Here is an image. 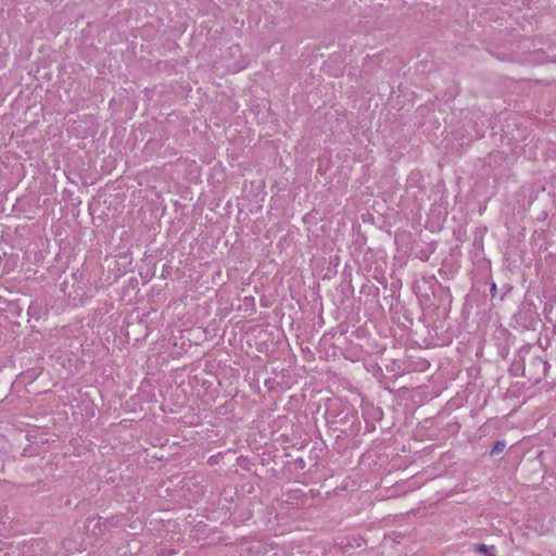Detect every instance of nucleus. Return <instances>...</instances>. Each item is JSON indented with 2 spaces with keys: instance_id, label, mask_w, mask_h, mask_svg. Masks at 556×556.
<instances>
[{
  "instance_id": "nucleus-1",
  "label": "nucleus",
  "mask_w": 556,
  "mask_h": 556,
  "mask_svg": "<svg viewBox=\"0 0 556 556\" xmlns=\"http://www.w3.org/2000/svg\"><path fill=\"white\" fill-rule=\"evenodd\" d=\"M494 546H486L484 544H480L478 547H477V551L480 552V553H483L485 554L486 556H493L494 555Z\"/></svg>"
},
{
  "instance_id": "nucleus-2",
  "label": "nucleus",
  "mask_w": 556,
  "mask_h": 556,
  "mask_svg": "<svg viewBox=\"0 0 556 556\" xmlns=\"http://www.w3.org/2000/svg\"><path fill=\"white\" fill-rule=\"evenodd\" d=\"M505 448V443L504 442H496L491 451V454L492 455H496V454H500L504 451Z\"/></svg>"
}]
</instances>
